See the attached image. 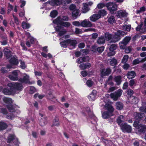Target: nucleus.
Masks as SVG:
<instances>
[{
	"instance_id": "obj_44",
	"label": "nucleus",
	"mask_w": 146,
	"mask_h": 146,
	"mask_svg": "<svg viewBox=\"0 0 146 146\" xmlns=\"http://www.w3.org/2000/svg\"><path fill=\"white\" fill-rule=\"evenodd\" d=\"M120 48L121 49H124L126 46V44H125L122 41L120 42L119 43Z\"/></svg>"
},
{
	"instance_id": "obj_58",
	"label": "nucleus",
	"mask_w": 146,
	"mask_h": 146,
	"mask_svg": "<svg viewBox=\"0 0 146 146\" xmlns=\"http://www.w3.org/2000/svg\"><path fill=\"white\" fill-rule=\"evenodd\" d=\"M135 113H136V115L135 116V121L134 122L133 125V126L135 128H136L137 127V112H136Z\"/></svg>"
},
{
	"instance_id": "obj_6",
	"label": "nucleus",
	"mask_w": 146,
	"mask_h": 146,
	"mask_svg": "<svg viewBox=\"0 0 146 146\" xmlns=\"http://www.w3.org/2000/svg\"><path fill=\"white\" fill-rule=\"evenodd\" d=\"M46 3L52 6H59L63 3V0H51L48 1Z\"/></svg>"
},
{
	"instance_id": "obj_49",
	"label": "nucleus",
	"mask_w": 146,
	"mask_h": 146,
	"mask_svg": "<svg viewBox=\"0 0 146 146\" xmlns=\"http://www.w3.org/2000/svg\"><path fill=\"white\" fill-rule=\"evenodd\" d=\"M117 60L116 59L113 58L110 62V64L112 66L115 65L117 64Z\"/></svg>"
},
{
	"instance_id": "obj_38",
	"label": "nucleus",
	"mask_w": 146,
	"mask_h": 146,
	"mask_svg": "<svg viewBox=\"0 0 146 146\" xmlns=\"http://www.w3.org/2000/svg\"><path fill=\"white\" fill-rule=\"evenodd\" d=\"M22 26L23 29H27L30 27V25L29 24L23 22L22 23Z\"/></svg>"
},
{
	"instance_id": "obj_50",
	"label": "nucleus",
	"mask_w": 146,
	"mask_h": 146,
	"mask_svg": "<svg viewBox=\"0 0 146 146\" xmlns=\"http://www.w3.org/2000/svg\"><path fill=\"white\" fill-rule=\"evenodd\" d=\"M105 37L106 40H109L111 37V35L110 34L107 33L105 34Z\"/></svg>"
},
{
	"instance_id": "obj_43",
	"label": "nucleus",
	"mask_w": 146,
	"mask_h": 146,
	"mask_svg": "<svg viewBox=\"0 0 146 146\" xmlns=\"http://www.w3.org/2000/svg\"><path fill=\"white\" fill-rule=\"evenodd\" d=\"M131 28V26L130 25H128L126 26H123V30L125 31H129Z\"/></svg>"
},
{
	"instance_id": "obj_41",
	"label": "nucleus",
	"mask_w": 146,
	"mask_h": 146,
	"mask_svg": "<svg viewBox=\"0 0 146 146\" xmlns=\"http://www.w3.org/2000/svg\"><path fill=\"white\" fill-rule=\"evenodd\" d=\"M131 39V38L129 36H126L123 40L122 41L125 44H127L129 42Z\"/></svg>"
},
{
	"instance_id": "obj_17",
	"label": "nucleus",
	"mask_w": 146,
	"mask_h": 146,
	"mask_svg": "<svg viewBox=\"0 0 146 146\" xmlns=\"http://www.w3.org/2000/svg\"><path fill=\"white\" fill-rule=\"evenodd\" d=\"M124 120V117L123 115H120L119 116L116 120V122L118 124V125L119 126V127L121 126L123 123H123V122Z\"/></svg>"
},
{
	"instance_id": "obj_5",
	"label": "nucleus",
	"mask_w": 146,
	"mask_h": 146,
	"mask_svg": "<svg viewBox=\"0 0 146 146\" xmlns=\"http://www.w3.org/2000/svg\"><path fill=\"white\" fill-rule=\"evenodd\" d=\"M68 20V17L66 16H62L58 17L56 19L54 20L53 22L54 24H59L63 21H67Z\"/></svg>"
},
{
	"instance_id": "obj_63",
	"label": "nucleus",
	"mask_w": 146,
	"mask_h": 146,
	"mask_svg": "<svg viewBox=\"0 0 146 146\" xmlns=\"http://www.w3.org/2000/svg\"><path fill=\"white\" fill-rule=\"evenodd\" d=\"M48 99L49 100H51L54 98V96L52 94L50 93H49L48 94Z\"/></svg>"
},
{
	"instance_id": "obj_31",
	"label": "nucleus",
	"mask_w": 146,
	"mask_h": 146,
	"mask_svg": "<svg viewBox=\"0 0 146 146\" xmlns=\"http://www.w3.org/2000/svg\"><path fill=\"white\" fill-rule=\"evenodd\" d=\"M87 57H80L78 59L76 62L78 64H80L81 63L88 61V59H87Z\"/></svg>"
},
{
	"instance_id": "obj_55",
	"label": "nucleus",
	"mask_w": 146,
	"mask_h": 146,
	"mask_svg": "<svg viewBox=\"0 0 146 146\" xmlns=\"http://www.w3.org/2000/svg\"><path fill=\"white\" fill-rule=\"evenodd\" d=\"M72 24L73 25L76 26H81V23H80L78 21H75L72 22Z\"/></svg>"
},
{
	"instance_id": "obj_27",
	"label": "nucleus",
	"mask_w": 146,
	"mask_h": 146,
	"mask_svg": "<svg viewBox=\"0 0 146 146\" xmlns=\"http://www.w3.org/2000/svg\"><path fill=\"white\" fill-rule=\"evenodd\" d=\"M115 106L117 110H121L123 108V104L122 103L120 102H117L116 103Z\"/></svg>"
},
{
	"instance_id": "obj_46",
	"label": "nucleus",
	"mask_w": 146,
	"mask_h": 146,
	"mask_svg": "<svg viewBox=\"0 0 146 146\" xmlns=\"http://www.w3.org/2000/svg\"><path fill=\"white\" fill-rule=\"evenodd\" d=\"M129 58V56L128 55H125L122 59L121 62L123 63H125L127 61Z\"/></svg>"
},
{
	"instance_id": "obj_57",
	"label": "nucleus",
	"mask_w": 146,
	"mask_h": 146,
	"mask_svg": "<svg viewBox=\"0 0 146 146\" xmlns=\"http://www.w3.org/2000/svg\"><path fill=\"white\" fill-rule=\"evenodd\" d=\"M105 6V5L103 3H100L98 4L97 5V7L99 9H101Z\"/></svg>"
},
{
	"instance_id": "obj_8",
	"label": "nucleus",
	"mask_w": 146,
	"mask_h": 146,
	"mask_svg": "<svg viewBox=\"0 0 146 146\" xmlns=\"http://www.w3.org/2000/svg\"><path fill=\"white\" fill-rule=\"evenodd\" d=\"M126 92L127 93V94L130 96V97L128 98V99L131 104L134 105L136 104H137L136 100V98L132 96V95L134 93V92Z\"/></svg>"
},
{
	"instance_id": "obj_18",
	"label": "nucleus",
	"mask_w": 146,
	"mask_h": 146,
	"mask_svg": "<svg viewBox=\"0 0 146 146\" xmlns=\"http://www.w3.org/2000/svg\"><path fill=\"white\" fill-rule=\"evenodd\" d=\"M113 114H112L108 112L105 111L102 113V116L103 118L107 119L113 116Z\"/></svg>"
},
{
	"instance_id": "obj_23",
	"label": "nucleus",
	"mask_w": 146,
	"mask_h": 146,
	"mask_svg": "<svg viewBox=\"0 0 146 146\" xmlns=\"http://www.w3.org/2000/svg\"><path fill=\"white\" fill-rule=\"evenodd\" d=\"M59 121V119L58 118L57 116H55V118L53 119V124L51 126V127H53L54 126L58 127L60 125Z\"/></svg>"
},
{
	"instance_id": "obj_39",
	"label": "nucleus",
	"mask_w": 146,
	"mask_h": 146,
	"mask_svg": "<svg viewBox=\"0 0 146 146\" xmlns=\"http://www.w3.org/2000/svg\"><path fill=\"white\" fill-rule=\"evenodd\" d=\"M98 14H99L100 15V18L102 16H104L106 15L107 14L106 11L102 9L99 11Z\"/></svg>"
},
{
	"instance_id": "obj_25",
	"label": "nucleus",
	"mask_w": 146,
	"mask_h": 146,
	"mask_svg": "<svg viewBox=\"0 0 146 146\" xmlns=\"http://www.w3.org/2000/svg\"><path fill=\"white\" fill-rule=\"evenodd\" d=\"M96 96V93L92 92L88 96V98L89 100L91 101H93L95 99V98Z\"/></svg>"
},
{
	"instance_id": "obj_34",
	"label": "nucleus",
	"mask_w": 146,
	"mask_h": 146,
	"mask_svg": "<svg viewBox=\"0 0 146 146\" xmlns=\"http://www.w3.org/2000/svg\"><path fill=\"white\" fill-rule=\"evenodd\" d=\"M58 26L59 25L62 26L64 27H69L70 24L68 22H63L59 24H56Z\"/></svg>"
},
{
	"instance_id": "obj_1",
	"label": "nucleus",
	"mask_w": 146,
	"mask_h": 146,
	"mask_svg": "<svg viewBox=\"0 0 146 146\" xmlns=\"http://www.w3.org/2000/svg\"><path fill=\"white\" fill-rule=\"evenodd\" d=\"M10 64L7 66L8 68H15V66L18 65L19 63L18 61L16 56L15 55L11 57L9 60Z\"/></svg>"
},
{
	"instance_id": "obj_60",
	"label": "nucleus",
	"mask_w": 146,
	"mask_h": 146,
	"mask_svg": "<svg viewBox=\"0 0 146 146\" xmlns=\"http://www.w3.org/2000/svg\"><path fill=\"white\" fill-rule=\"evenodd\" d=\"M3 93L5 95H10L12 94H13L16 93V92H1Z\"/></svg>"
},
{
	"instance_id": "obj_35",
	"label": "nucleus",
	"mask_w": 146,
	"mask_h": 146,
	"mask_svg": "<svg viewBox=\"0 0 146 146\" xmlns=\"http://www.w3.org/2000/svg\"><path fill=\"white\" fill-rule=\"evenodd\" d=\"M79 10L78 9H76L75 10H74L72 13V16L75 18H76L78 16L79 13Z\"/></svg>"
},
{
	"instance_id": "obj_14",
	"label": "nucleus",
	"mask_w": 146,
	"mask_h": 146,
	"mask_svg": "<svg viewBox=\"0 0 146 146\" xmlns=\"http://www.w3.org/2000/svg\"><path fill=\"white\" fill-rule=\"evenodd\" d=\"M104 107L106 110H107V111L113 114V112L114 111V108L111 105L109 104H106Z\"/></svg>"
},
{
	"instance_id": "obj_3",
	"label": "nucleus",
	"mask_w": 146,
	"mask_h": 146,
	"mask_svg": "<svg viewBox=\"0 0 146 146\" xmlns=\"http://www.w3.org/2000/svg\"><path fill=\"white\" fill-rule=\"evenodd\" d=\"M120 127L122 131L124 133H130L132 131L131 126L125 123H123Z\"/></svg>"
},
{
	"instance_id": "obj_4",
	"label": "nucleus",
	"mask_w": 146,
	"mask_h": 146,
	"mask_svg": "<svg viewBox=\"0 0 146 146\" xmlns=\"http://www.w3.org/2000/svg\"><path fill=\"white\" fill-rule=\"evenodd\" d=\"M110 13H115L117 9V5L114 3H107L106 5Z\"/></svg>"
},
{
	"instance_id": "obj_47",
	"label": "nucleus",
	"mask_w": 146,
	"mask_h": 146,
	"mask_svg": "<svg viewBox=\"0 0 146 146\" xmlns=\"http://www.w3.org/2000/svg\"><path fill=\"white\" fill-rule=\"evenodd\" d=\"M86 84L88 86L90 87L93 85L94 82L91 80H89L87 81Z\"/></svg>"
},
{
	"instance_id": "obj_64",
	"label": "nucleus",
	"mask_w": 146,
	"mask_h": 146,
	"mask_svg": "<svg viewBox=\"0 0 146 146\" xmlns=\"http://www.w3.org/2000/svg\"><path fill=\"white\" fill-rule=\"evenodd\" d=\"M81 74L83 77H85L87 75L88 73L86 71L84 70L81 72Z\"/></svg>"
},
{
	"instance_id": "obj_56",
	"label": "nucleus",
	"mask_w": 146,
	"mask_h": 146,
	"mask_svg": "<svg viewBox=\"0 0 146 146\" xmlns=\"http://www.w3.org/2000/svg\"><path fill=\"white\" fill-rule=\"evenodd\" d=\"M69 9L70 10L72 11H73L77 9L76 8V6L73 4H72L70 5Z\"/></svg>"
},
{
	"instance_id": "obj_32",
	"label": "nucleus",
	"mask_w": 146,
	"mask_h": 146,
	"mask_svg": "<svg viewBox=\"0 0 146 146\" xmlns=\"http://www.w3.org/2000/svg\"><path fill=\"white\" fill-rule=\"evenodd\" d=\"M15 139V136L14 135L10 134L8 137L7 143H11Z\"/></svg>"
},
{
	"instance_id": "obj_29",
	"label": "nucleus",
	"mask_w": 146,
	"mask_h": 146,
	"mask_svg": "<svg viewBox=\"0 0 146 146\" xmlns=\"http://www.w3.org/2000/svg\"><path fill=\"white\" fill-rule=\"evenodd\" d=\"M82 8V12L85 13L89 11L90 9L88 8L87 4L84 3L83 4V7Z\"/></svg>"
},
{
	"instance_id": "obj_52",
	"label": "nucleus",
	"mask_w": 146,
	"mask_h": 146,
	"mask_svg": "<svg viewBox=\"0 0 146 146\" xmlns=\"http://www.w3.org/2000/svg\"><path fill=\"white\" fill-rule=\"evenodd\" d=\"M8 9L7 10V14H9L11 11L13 9V6L10 3L8 4Z\"/></svg>"
},
{
	"instance_id": "obj_9",
	"label": "nucleus",
	"mask_w": 146,
	"mask_h": 146,
	"mask_svg": "<svg viewBox=\"0 0 146 146\" xmlns=\"http://www.w3.org/2000/svg\"><path fill=\"white\" fill-rule=\"evenodd\" d=\"M19 81L21 83L29 84L30 83L29 76L27 74H24L23 78H20Z\"/></svg>"
},
{
	"instance_id": "obj_12",
	"label": "nucleus",
	"mask_w": 146,
	"mask_h": 146,
	"mask_svg": "<svg viewBox=\"0 0 146 146\" xmlns=\"http://www.w3.org/2000/svg\"><path fill=\"white\" fill-rule=\"evenodd\" d=\"M117 93H112L110 95V98L115 101L117 100L118 98L121 95L122 92H117Z\"/></svg>"
},
{
	"instance_id": "obj_26",
	"label": "nucleus",
	"mask_w": 146,
	"mask_h": 146,
	"mask_svg": "<svg viewBox=\"0 0 146 146\" xmlns=\"http://www.w3.org/2000/svg\"><path fill=\"white\" fill-rule=\"evenodd\" d=\"M7 125L3 121H0V131L5 130L8 127Z\"/></svg>"
},
{
	"instance_id": "obj_2",
	"label": "nucleus",
	"mask_w": 146,
	"mask_h": 146,
	"mask_svg": "<svg viewBox=\"0 0 146 146\" xmlns=\"http://www.w3.org/2000/svg\"><path fill=\"white\" fill-rule=\"evenodd\" d=\"M127 33L123 31L118 30L115 33V35L113 38V41L115 42L118 41L120 39L121 36H123L124 35H125Z\"/></svg>"
},
{
	"instance_id": "obj_22",
	"label": "nucleus",
	"mask_w": 146,
	"mask_h": 146,
	"mask_svg": "<svg viewBox=\"0 0 146 146\" xmlns=\"http://www.w3.org/2000/svg\"><path fill=\"white\" fill-rule=\"evenodd\" d=\"M12 85L14 88L18 90H20L23 87L21 84L18 82H15L12 84Z\"/></svg>"
},
{
	"instance_id": "obj_30",
	"label": "nucleus",
	"mask_w": 146,
	"mask_h": 146,
	"mask_svg": "<svg viewBox=\"0 0 146 146\" xmlns=\"http://www.w3.org/2000/svg\"><path fill=\"white\" fill-rule=\"evenodd\" d=\"M69 44L72 47V48H74L77 44L76 40H74L68 39Z\"/></svg>"
},
{
	"instance_id": "obj_11",
	"label": "nucleus",
	"mask_w": 146,
	"mask_h": 146,
	"mask_svg": "<svg viewBox=\"0 0 146 146\" xmlns=\"http://www.w3.org/2000/svg\"><path fill=\"white\" fill-rule=\"evenodd\" d=\"M117 48V46L115 44L111 45L110 48V51L108 53V56H111L115 54L114 50Z\"/></svg>"
},
{
	"instance_id": "obj_37",
	"label": "nucleus",
	"mask_w": 146,
	"mask_h": 146,
	"mask_svg": "<svg viewBox=\"0 0 146 146\" xmlns=\"http://www.w3.org/2000/svg\"><path fill=\"white\" fill-rule=\"evenodd\" d=\"M6 107L9 112H12L14 111L15 109L13 105L11 104L7 105H6Z\"/></svg>"
},
{
	"instance_id": "obj_16",
	"label": "nucleus",
	"mask_w": 146,
	"mask_h": 146,
	"mask_svg": "<svg viewBox=\"0 0 146 146\" xmlns=\"http://www.w3.org/2000/svg\"><path fill=\"white\" fill-rule=\"evenodd\" d=\"M54 29L56 31L59 32L58 35L60 36H62L65 34L66 32V31L65 30L61 31L60 30L61 29L62 27L59 26L54 27Z\"/></svg>"
},
{
	"instance_id": "obj_45",
	"label": "nucleus",
	"mask_w": 146,
	"mask_h": 146,
	"mask_svg": "<svg viewBox=\"0 0 146 146\" xmlns=\"http://www.w3.org/2000/svg\"><path fill=\"white\" fill-rule=\"evenodd\" d=\"M57 15V12L56 11L54 10L51 12L50 14V16L52 18L55 17Z\"/></svg>"
},
{
	"instance_id": "obj_62",
	"label": "nucleus",
	"mask_w": 146,
	"mask_h": 146,
	"mask_svg": "<svg viewBox=\"0 0 146 146\" xmlns=\"http://www.w3.org/2000/svg\"><path fill=\"white\" fill-rule=\"evenodd\" d=\"M139 109L141 112L146 113V107H141Z\"/></svg>"
},
{
	"instance_id": "obj_20",
	"label": "nucleus",
	"mask_w": 146,
	"mask_h": 146,
	"mask_svg": "<svg viewBox=\"0 0 146 146\" xmlns=\"http://www.w3.org/2000/svg\"><path fill=\"white\" fill-rule=\"evenodd\" d=\"M111 72V70L110 68H108L106 69H103L102 70L101 72V76H103L108 75Z\"/></svg>"
},
{
	"instance_id": "obj_51",
	"label": "nucleus",
	"mask_w": 146,
	"mask_h": 146,
	"mask_svg": "<svg viewBox=\"0 0 146 146\" xmlns=\"http://www.w3.org/2000/svg\"><path fill=\"white\" fill-rule=\"evenodd\" d=\"M0 111L1 113L5 115L7 114L8 113L7 110L5 108H1L0 109Z\"/></svg>"
},
{
	"instance_id": "obj_15",
	"label": "nucleus",
	"mask_w": 146,
	"mask_h": 146,
	"mask_svg": "<svg viewBox=\"0 0 146 146\" xmlns=\"http://www.w3.org/2000/svg\"><path fill=\"white\" fill-rule=\"evenodd\" d=\"M100 18V15L98 13L94 14L90 17V20L92 22H95Z\"/></svg>"
},
{
	"instance_id": "obj_28",
	"label": "nucleus",
	"mask_w": 146,
	"mask_h": 146,
	"mask_svg": "<svg viewBox=\"0 0 146 146\" xmlns=\"http://www.w3.org/2000/svg\"><path fill=\"white\" fill-rule=\"evenodd\" d=\"M136 75V73L134 71H131L128 72L127 75V78L130 79L134 78Z\"/></svg>"
},
{
	"instance_id": "obj_54",
	"label": "nucleus",
	"mask_w": 146,
	"mask_h": 146,
	"mask_svg": "<svg viewBox=\"0 0 146 146\" xmlns=\"http://www.w3.org/2000/svg\"><path fill=\"white\" fill-rule=\"evenodd\" d=\"M6 117L8 119H10L12 120L14 117V115L13 114L11 113L7 115L6 116Z\"/></svg>"
},
{
	"instance_id": "obj_53",
	"label": "nucleus",
	"mask_w": 146,
	"mask_h": 146,
	"mask_svg": "<svg viewBox=\"0 0 146 146\" xmlns=\"http://www.w3.org/2000/svg\"><path fill=\"white\" fill-rule=\"evenodd\" d=\"M132 50V48L131 46H128L126 48L125 50V52L126 53H129Z\"/></svg>"
},
{
	"instance_id": "obj_61",
	"label": "nucleus",
	"mask_w": 146,
	"mask_h": 146,
	"mask_svg": "<svg viewBox=\"0 0 146 146\" xmlns=\"http://www.w3.org/2000/svg\"><path fill=\"white\" fill-rule=\"evenodd\" d=\"M21 65L20 67L21 68L23 69H25L26 67V66L25 65V63L22 61H21Z\"/></svg>"
},
{
	"instance_id": "obj_59",
	"label": "nucleus",
	"mask_w": 146,
	"mask_h": 146,
	"mask_svg": "<svg viewBox=\"0 0 146 146\" xmlns=\"http://www.w3.org/2000/svg\"><path fill=\"white\" fill-rule=\"evenodd\" d=\"M104 50V47L103 46H101L98 47L97 48V51L100 53H101Z\"/></svg>"
},
{
	"instance_id": "obj_40",
	"label": "nucleus",
	"mask_w": 146,
	"mask_h": 146,
	"mask_svg": "<svg viewBox=\"0 0 146 146\" xmlns=\"http://www.w3.org/2000/svg\"><path fill=\"white\" fill-rule=\"evenodd\" d=\"M3 100L6 104H9L12 103V99L10 98L5 97L3 98Z\"/></svg>"
},
{
	"instance_id": "obj_36",
	"label": "nucleus",
	"mask_w": 146,
	"mask_h": 146,
	"mask_svg": "<svg viewBox=\"0 0 146 146\" xmlns=\"http://www.w3.org/2000/svg\"><path fill=\"white\" fill-rule=\"evenodd\" d=\"M60 44L61 45V46L62 47L64 48L66 47L69 44L68 39L66 40L60 42Z\"/></svg>"
},
{
	"instance_id": "obj_24",
	"label": "nucleus",
	"mask_w": 146,
	"mask_h": 146,
	"mask_svg": "<svg viewBox=\"0 0 146 146\" xmlns=\"http://www.w3.org/2000/svg\"><path fill=\"white\" fill-rule=\"evenodd\" d=\"M4 52L5 56L7 58H9L11 57V53L10 50L7 48H5L4 50Z\"/></svg>"
},
{
	"instance_id": "obj_13",
	"label": "nucleus",
	"mask_w": 146,
	"mask_h": 146,
	"mask_svg": "<svg viewBox=\"0 0 146 146\" xmlns=\"http://www.w3.org/2000/svg\"><path fill=\"white\" fill-rule=\"evenodd\" d=\"M81 26L84 27H91L93 25L92 23L87 19H85L81 23Z\"/></svg>"
},
{
	"instance_id": "obj_7",
	"label": "nucleus",
	"mask_w": 146,
	"mask_h": 146,
	"mask_svg": "<svg viewBox=\"0 0 146 146\" xmlns=\"http://www.w3.org/2000/svg\"><path fill=\"white\" fill-rule=\"evenodd\" d=\"M128 13L125 10H120L117 11L116 16L118 18L121 19L127 17Z\"/></svg>"
},
{
	"instance_id": "obj_21",
	"label": "nucleus",
	"mask_w": 146,
	"mask_h": 146,
	"mask_svg": "<svg viewBox=\"0 0 146 146\" xmlns=\"http://www.w3.org/2000/svg\"><path fill=\"white\" fill-rule=\"evenodd\" d=\"M144 115L145 114L143 113L137 112V125H139L140 122H142L144 121L143 119L142 121L141 120Z\"/></svg>"
},
{
	"instance_id": "obj_33",
	"label": "nucleus",
	"mask_w": 146,
	"mask_h": 146,
	"mask_svg": "<svg viewBox=\"0 0 146 146\" xmlns=\"http://www.w3.org/2000/svg\"><path fill=\"white\" fill-rule=\"evenodd\" d=\"M121 78L119 76H117L115 77L114 78V80L116 82V84L117 85L120 84L121 82Z\"/></svg>"
},
{
	"instance_id": "obj_48",
	"label": "nucleus",
	"mask_w": 146,
	"mask_h": 146,
	"mask_svg": "<svg viewBox=\"0 0 146 146\" xmlns=\"http://www.w3.org/2000/svg\"><path fill=\"white\" fill-rule=\"evenodd\" d=\"M115 21L114 17L113 16H111L108 19V21L110 23H112Z\"/></svg>"
},
{
	"instance_id": "obj_42",
	"label": "nucleus",
	"mask_w": 146,
	"mask_h": 146,
	"mask_svg": "<svg viewBox=\"0 0 146 146\" xmlns=\"http://www.w3.org/2000/svg\"><path fill=\"white\" fill-rule=\"evenodd\" d=\"M98 43L99 44H103L105 42V39L103 36L99 37L97 41Z\"/></svg>"
},
{
	"instance_id": "obj_19",
	"label": "nucleus",
	"mask_w": 146,
	"mask_h": 146,
	"mask_svg": "<svg viewBox=\"0 0 146 146\" xmlns=\"http://www.w3.org/2000/svg\"><path fill=\"white\" fill-rule=\"evenodd\" d=\"M139 129L138 131L142 133H144L146 131V125L140 124L137 125V129Z\"/></svg>"
},
{
	"instance_id": "obj_10",
	"label": "nucleus",
	"mask_w": 146,
	"mask_h": 146,
	"mask_svg": "<svg viewBox=\"0 0 146 146\" xmlns=\"http://www.w3.org/2000/svg\"><path fill=\"white\" fill-rule=\"evenodd\" d=\"M19 73V71L18 70H15L12 72V74L13 76H15V77H13V75H9V77L11 80L13 81L17 80L19 79L18 75Z\"/></svg>"
}]
</instances>
